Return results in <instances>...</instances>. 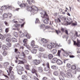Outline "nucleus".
Returning a JSON list of instances; mask_svg holds the SVG:
<instances>
[{
    "mask_svg": "<svg viewBox=\"0 0 80 80\" xmlns=\"http://www.w3.org/2000/svg\"><path fill=\"white\" fill-rule=\"evenodd\" d=\"M40 13L41 15H42L43 17H42V18H46L43 20V22L45 24H48V20L49 18H48V15L45 11L43 10H40Z\"/></svg>",
    "mask_w": 80,
    "mask_h": 80,
    "instance_id": "nucleus-1",
    "label": "nucleus"
},
{
    "mask_svg": "<svg viewBox=\"0 0 80 80\" xmlns=\"http://www.w3.org/2000/svg\"><path fill=\"white\" fill-rule=\"evenodd\" d=\"M27 10L28 11L31 12L32 13H36L38 10V8L33 6L32 7L28 6L27 8Z\"/></svg>",
    "mask_w": 80,
    "mask_h": 80,
    "instance_id": "nucleus-2",
    "label": "nucleus"
},
{
    "mask_svg": "<svg viewBox=\"0 0 80 80\" xmlns=\"http://www.w3.org/2000/svg\"><path fill=\"white\" fill-rule=\"evenodd\" d=\"M56 46H57V45L55 43H51L50 44H48V45L47 47L49 49H52L53 47H56Z\"/></svg>",
    "mask_w": 80,
    "mask_h": 80,
    "instance_id": "nucleus-3",
    "label": "nucleus"
},
{
    "mask_svg": "<svg viewBox=\"0 0 80 80\" xmlns=\"http://www.w3.org/2000/svg\"><path fill=\"white\" fill-rule=\"evenodd\" d=\"M59 18L61 19L63 21H64V22H65V21L66 20V18H65L64 17H63L62 15H59L58 16V20L59 21V22H61V20H60Z\"/></svg>",
    "mask_w": 80,
    "mask_h": 80,
    "instance_id": "nucleus-4",
    "label": "nucleus"
},
{
    "mask_svg": "<svg viewBox=\"0 0 80 80\" xmlns=\"http://www.w3.org/2000/svg\"><path fill=\"white\" fill-rule=\"evenodd\" d=\"M38 57L39 58H47V55L46 54H44L43 53H40L38 55Z\"/></svg>",
    "mask_w": 80,
    "mask_h": 80,
    "instance_id": "nucleus-5",
    "label": "nucleus"
},
{
    "mask_svg": "<svg viewBox=\"0 0 80 80\" xmlns=\"http://www.w3.org/2000/svg\"><path fill=\"white\" fill-rule=\"evenodd\" d=\"M27 38L24 39L23 40V42L24 43V44H23V45L24 46H25L27 48H28L29 47V45H27Z\"/></svg>",
    "mask_w": 80,
    "mask_h": 80,
    "instance_id": "nucleus-6",
    "label": "nucleus"
},
{
    "mask_svg": "<svg viewBox=\"0 0 80 80\" xmlns=\"http://www.w3.org/2000/svg\"><path fill=\"white\" fill-rule=\"evenodd\" d=\"M64 75H65V74L64 73L61 72L60 75L59 76L60 80H65V78H64V77H63V76Z\"/></svg>",
    "mask_w": 80,
    "mask_h": 80,
    "instance_id": "nucleus-7",
    "label": "nucleus"
},
{
    "mask_svg": "<svg viewBox=\"0 0 80 80\" xmlns=\"http://www.w3.org/2000/svg\"><path fill=\"white\" fill-rule=\"evenodd\" d=\"M34 48H35L37 50H38L40 52H43V51H45V49L44 48H41V47H33Z\"/></svg>",
    "mask_w": 80,
    "mask_h": 80,
    "instance_id": "nucleus-8",
    "label": "nucleus"
},
{
    "mask_svg": "<svg viewBox=\"0 0 80 80\" xmlns=\"http://www.w3.org/2000/svg\"><path fill=\"white\" fill-rule=\"evenodd\" d=\"M64 22H65V23H67L68 22H69L71 24L72 22V18H68L67 19H66V20H65Z\"/></svg>",
    "mask_w": 80,
    "mask_h": 80,
    "instance_id": "nucleus-9",
    "label": "nucleus"
},
{
    "mask_svg": "<svg viewBox=\"0 0 80 80\" xmlns=\"http://www.w3.org/2000/svg\"><path fill=\"white\" fill-rule=\"evenodd\" d=\"M74 45H76L78 47H80V41L78 39H77V42L76 43V42L74 41Z\"/></svg>",
    "mask_w": 80,
    "mask_h": 80,
    "instance_id": "nucleus-10",
    "label": "nucleus"
},
{
    "mask_svg": "<svg viewBox=\"0 0 80 80\" xmlns=\"http://www.w3.org/2000/svg\"><path fill=\"white\" fill-rule=\"evenodd\" d=\"M19 57L20 58L22 59L24 57H25V54L23 52H22Z\"/></svg>",
    "mask_w": 80,
    "mask_h": 80,
    "instance_id": "nucleus-11",
    "label": "nucleus"
},
{
    "mask_svg": "<svg viewBox=\"0 0 80 80\" xmlns=\"http://www.w3.org/2000/svg\"><path fill=\"white\" fill-rule=\"evenodd\" d=\"M20 6L21 7V8H27V7H28V4H24L22 3L20 5Z\"/></svg>",
    "mask_w": 80,
    "mask_h": 80,
    "instance_id": "nucleus-12",
    "label": "nucleus"
},
{
    "mask_svg": "<svg viewBox=\"0 0 80 80\" xmlns=\"http://www.w3.org/2000/svg\"><path fill=\"white\" fill-rule=\"evenodd\" d=\"M33 62L35 65H38L40 63V61L39 60L37 59L34 60Z\"/></svg>",
    "mask_w": 80,
    "mask_h": 80,
    "instance_id": "nucleus-13",
    "label": "nucleus"
},
{
    "mask_svg": "<svg viewBox=\"0 0 80 80\" xmlns=\"http://www.w3.org/2000/svg\"><path fill=\"white\" fill-rule=\"evenodd\" d=\"M57 63L58 65H62V64H63V62L61 61V60L58 59L57 60Z\"/></svg>",
    "mask_w": 80,
    "mask_h": 80,
    "instance_id": "nucleus-14",
    "label": "nucleus"
},
{
    "mask_svg": "<svg viewBox=\"0 0 80 80\" xmlns=\"http://www.w3.org/2000/svg\"><path fill=\"white\" fill-rule=\"evenodd\" d=\"M24 36L26 37L27 38H30V35H29L27 32L24 33Z\"/></svg>",
    "mask_w": 80,
    "mask_h": 80,
    "instance_id": "nucleus-15",
    "label": "nucleus"
},
{
    "mask_svg": "<svg viewBox=\"0 0 80 80\" xmlns=\"http://www.w3.org/2000/svg\"><path fill=\"white\" fill-rule=\"evenodd\" d=\"M66 77L68 78H72V75L71 73L70 72H68L66 74Z\"/></svg>",
    "mask_w": 80,
    "mask_h": 80,
    "instance_id": "nucleus-16",
    "label": "nucleus"
},
{
    "mask_svg": "<svg viewBox=\"0 0 80 80\" xmlns=\"http://www.w3.org/2000/svg\"><path fill=\"white\" fill-rule=\"evenodd\" d=\"M41 41L43 43H46L47 42H48L47 40L44 38H42L41 39Z\"/></svg>",
    "mask_w": 80,
    "mask_h": 80,
    "instance_id": "nucleus-17",
    "label": "nucleus"
},
{
    "mask_svg": "<svg viewBox=\"0 0 80 80\" xmlns=\"http://www.w3.org/2000/svg\"><path fill=\"white\" fill-rule=\"evenodd\" d=\"M58 60V59H57V58H53L52 60V63H55V62H57Z\"/></svg>",
    "mask_w": 80,
    "mask_h": 80,
    "instance_id": "nucleus-18",
    "label": "nucleus"
},
{
    "mask_svg": "<svg viewBox=\"0 0 80 80\" xmlns=\"http://www.w3.org/2000/svg\"><path fill=\"white\" fill-rule=\"evenodd\" d=\"M22 78L23 80H27V77L26 75H23L22 76Z\"/></svg>",
    "mask_w": 80,
    "mask_h": 80,
    "instance_id": "nucleus-19",
    "label": "nucleus"
},
{
    "mask_svg": "<svg viewBox=\"0 0 80 80\" xmlns=\"http://www.w3.org/2000/svg\"><path fill=\"white\" fill-rule=\"evenodd\" d=\"M63 55L64 57H67L68 56V55H69V54L68 52H64L63 54Z\"/></svg>",
    "mask_w": 80,
    "mask_h": 80,
    "instance_id": "nucleus-20",
    "label": "nucleus"
},
{
    "mask_svg": "<svg viewBox=\"0 0 80 80\" xmlns=\"http://www.w3.org/2000/svg\"><path fill=\"white\" fill-rule=\"evenodd\" d=\"M32 72L33 73H35L36 76H37V77L38 76V74L36 73L37 72V71L35 70L33 68L32 69Z\"/></svg>",
    "mask_w": 80,
    "mask_h": 80,
    "instance_id": "nucleus-21",
    "label": "nucleus"
},
{
    "mask_svg": "<svg viewBox=\"0 0 80 80\" xmlns=\"http://www.w3.org/2000/svg\"><path fill=\"white\" fill-rule=\"evenodd\" d=\"M2 10H6L7 9V7L6 6H2L1 7Z\"/></svg>",
    "mask_w": 80,
    "mask_h": 80,
    "instance_id": "nucleus-22",
    "label": "nucleus"
},
{
    "mask_svg": "<svg viewBox=\"0 0 80 80\" xmlns=\"http://www.w3.org/2000/svg\"><path fill=\"white\" fill-rule=\"evenodd\" d=\"M71 69L72 70H75L76 69V66L74 65H72L71 66Z\"/></svg>",
    "mask_w": 80,
    "mask_h": 80,
    "instance_id": "nucleus-23",
    "label": "nucleus"
},
{
    "mask_svg": "<svg viewBox=\"0 0 80 80\" xmlns=\"http://www.w3.org/2000/svg\"><path fill=\"white\" fill-rule=\"evenodd\" d=\"M37 50L35 49H33L31 50V52L32 53L35 54L37 53Z\"/></svg>",
    "mask_w": 80,
    "mask_h": 80,
    "instance_id": "nucleus-24",
    "label": "nucleus"
},
{
    "mask_svg": "<svg viewBox=\"0 0 80 80\" xmlns=\"http://www.w3.org/2000/svg\"><path fill=\"white\" fill-rule=\"evenodd\" d=\"M48 57L49 59H52L53 57V56L52 54H49L48 55Z\"/></svg>",
    "mask_w": 80,
    "mask_h": 80,
    "instance_id": "nucleus-25",
    "label": "nucleus"
},
{
    "mask_svg": "<svg viewBox=\"0 0 80 80\" xmlns=\"http://www.w3.org/2000/svg\"><path fill=\"white\" fill-rule=\"evenodd\" d=\"M0 39H1V40H4L5 39V38L2 34H1V33H0Z\"/></svg>",
    "mask_w": 80,
    "mask_h": 80,
    "instance_id": "nucleus-26",
    "label": "nucleus"
},
{
    "mask_svg": "<svg viewBox=\"0 0 80 80\" xmlns=\"http://www.w3.org/2000/svg\"><path fill=\"white\" fill-rule=\"evenodd\" d=\"M14 74V72H13V71H10L8 73V75L9 76H11V75H13Z\"/></svg>",
    "mask_w": 80,
    "mask_h": 80,
    "instance_id": "nucleus-27",
    "label": "nucleus"
},
{
    "mask_svg": "<svg viewBox=\"0 0 80 80\" xmlns=\"http://www.w3.org/2000/svg\"><path fill=\"white\" fill-rule=\"evenodd\" d=\"M9 65V63L8 62H4L3 64V65L4 67H7V65Z\"/></svg>",
    "mask_w": 80,
    "mask_h": 80,
    "instance_id": "nucleus-28",
    "label": "nucleus"
},
{
    "mask_svg": "<svg viewBox=\"0 0 80 80\" xmlns=\"http://www.w3.org/2000/svg\"><path fill=\"white\" fill-rule=\"evenodd\" d=\"M11 41L12 42H17V39L14 38H12Z\"/></svg>",
    "mask_w": 80,
    "mask_h": 80,
    "instance_id": "nucleus-29",
    "label": "nucleus"
},
{
    "mask_svg": "<svg viewBox=\"0 0 80 80\" xmlns=\"http://www.w3.org/2000/svg\"><path fill=\"white\" fill-rule=\"evenodd\" d=\"M8 53L6 51H4L2 53V55H3V56H4V57L6 56V55H7Z\"/></svg>",
    "mask_w": 80,
    "mask_h": 80,
    "instance_id": "nucleus-30",
    "label": "nucleus"
},
{
    "mask_svg": "<svg viewBox=\"0 0 80 80\" xmlns=\"http://www.w3.org/2000/svg\"><path fill=\"white\" fill-rule=\"evenodd\" d=\"M38 70L39 71V72H42L43 70H42V68L41 67H39L38 68Z\"/></svg>",
    "mask_w": 80,
    "mask_h": 80,
    "instance_id": "nucleus-31",
    "label": "nucleus"
},
{
    "mask_svg": "<svg viewBox=\"0 0 80 80\" xmlns=\"http://www.w3.org/2000/svg\"><path fill=\"white\" fill-rule=\"evenodd\" d=\"M13 27H15V28H18V27H20V25L16 24L13 25Z\"/></svg>",
    "mask_w": 80,
    "mask_h": 80,
    "instance_id": "nucleus-32",
    "label": "nucleus"
},
{
    "mask_svg": "<svg viewBox=\"0 0 80 80\" xmlns=\"http://www.w3.org/2000/svg\"><path fill=\"white\" fill-rule=\"evenodd\" d=\"M52 53L53 54H56V53H57V50L53 49L52 51Z\"/></svg>",
    "mask_w": 80,
    "mask_h": 80,
    "instance_id": "nucleus-33",
    "label": "nucleus"
},
{
    "mask_svg": "<svg viewBox=\"0 0 80 80\" xmlns=\"http://www.w3.org/2000/svg\"><path fill=\"white\" fill-rule=\"evenodd\" d=\"M2 47L4 49V50H8V47H7V46H6L5 45H3L2 46Z\"/></svg>",
    "mask_w": 80,
    "mask_h": 80,
    "instance_id": "nucleus-34",
    "label": "nucleus"
},
{
    "mask_svg": "<svg viewBox=\"0 0 80 80\" xmlns=\"http://www.w3.org/2000/svg\"><path fill=\"white\" fill-rule=\"evenodd\" d=\"M3 18H7L8 15H7V14L4 13L3 14Z\"/></svg>",
    "mask_w": 80,
    "mask_h": 80,
    "instance_id": "nucleus-35",
    "label": "nucleus"
},
{
    "mask_svg": "<svg viewBox=\"0 0 80 80\" xmlns=\"http://www.w3.org/2000/svg\"><path fill=\"white\" fill-rule=\"evenodd\" d=\"M46 65L47 67V68H46V69L47 68H48V70H49V69H50V67L49 66V63L48 62L47 63Z\"/></svg>",
    "mask_w": 80,
    "mask_h": 80,
    "instance_id": "nucleus-36",
    "label": "nucleus"
},
{
    "mask_svg": "<svg viewBox=\"0 0 80 80\" xmlns=\"http://www.w3.org/2000/svg\"><path fill=\"white\" fill-rule=\"evenodd\" d=\"M35 41H32L31 42L32 46H35Z\"/></svg>",
    "mask_w": 80,
    "mask_h": 80,
    "instance_id": "nucleus-37",
    "label": "nucleus"
},
{
    "mask_svg": "<svg viewBox=\"0 0 80 80\" xmlns=\"http://www.w3.org/2000/svg\"><path fill=\"white\" fill-rule=\"evenodd\" d=\"M72 25L73 26H76L77 25V22H73L72 24Z\"/></svg>",
    "mask_w": 80,
    "mask_h": 80,
    "instance_id": "nucleus-38",
    "label": "nucleus"
},
{
    "mask_svg": "<svg viewBox=\"0 0 80 80\" xmlns=\"http://www.w3.org/2000/svg\"><path fill=\"white\" fill-rule=\"evenodd\" d=\"M24 53L26 55H28L29 53V51L27 50H26L24 52Z\"/></svg>",
    "mask_w": 80,
    "mask_h": 80,
    "instance_id": "nucleus-39",
    "label": "nucleus"
},
{
    "mask_svg": "<svg viewBox=\"0 0 80 80\" xmlns=\"http://www.w3.org/2000/svg\"><path fill=\"white\" fill-rule=\"evenodd\" d=\"M19 36L20 37H23L24 36V34L23 33H21L20 34H19Z\"/></svg>",
    "mask_w": 80,
    "mask_h": 80,
    "instance_id": "nucleus-40",
    "label": "nucleus"
},
{
    "mask_svg": "<svg viewBox=\"0 0 80 80\" xmlns=\"http://www.w3.org/2000/svg\"><path fill=\"white\" fill-rule=\"evenodd\" d=\"M18 74H19V75H22V71L21 70H19L18 71Z\"/></svg>",
    "mask_w": 80,
    "mask_h": 80,
    "instance_id": "nucleus-41",
    "label": "nucleus"
},
{
    "mask_svg": "<svg viewBox=\"0 0 80 80\" xmlns=\"http://www.w3.org/2000/svg\"><path fill=\"white\" fill-rule=\"evenodd\" d=\"M35 22L36 23H39L40 22V21H39V20L38 19V18H37L36 19V20L35 21Z\"/></svg>",
    "mask_w": 80,
    "mask_h": 80,
    "instance_id": "nucleus-42",
    "label": "nucleus"
},
{
    "mask_svg": "<svg viewBox=\"0 0 80 80\" xmlns=\"http://www.w3.org/2000/svg\"><path fill=\"white\" fill-rule=\"evenodd\" d=\"M14 35L16 37H18V33L17 32H14Z\"/></svg>",
    "mask_w": 80,
    "mask_h": 80,
    "instance_id": "nucleus-43",
    "label": "nucleus"
},
{
    "mask_svg": "<svg viewBox=\"0 0 80 80\" xmlns=\"http://www.w3.org/2000/svg\"><path fill=\"white\" fill-rule=\"evenodd\" d=\"M67 66L68 68H70L71 67V64L69 63H68L67 64Z\"/></svg>",
    "mask_w": 80,
    "mask_h": 80,
    "instance_id": "nucleus-44",
    "label": "nucleus"
},
{
    "mask_svg": "<svg viewBox=\"0 0 80 80\" xmlns=\"http://www.w3.org/2000/svg\"><path fill=\"white\" fill-rule=\"evenodd\" d=\"M20 46V45H19V44H16L14 46V47L15 48V47H18Z\"/></svg>",
    "mask_w": 80,
    "mask_h": 80,
    "instance_id": "nucleus-45",
    "label": "nucleus"
},
{
    "mask_svg": "<svg viewBox=\"0 0 80 80\" xmlns=\"http://www.w3.org/2000/svg\"><path fill=\"white\" fill-rule=\"evenodd\" d=\"M7 46L9 47H11L12 46V44H11V43H10V42H8L7 44Z\"/></svg>",
    "mask_w": 80,
    "mask_h": 80,
    "instance_id": "nucleus-46",
    "label": "nucleus"
},
{
    "mask_svg": "<svg viewBox=\"0 0 80 80\" xmlns=\"http://www.w3.org/2000/svg\"><path fill=\"white\" fill-rule=\"evenodd\" d=\"M10 78L11 79H14L15 78V76H13V75H12L10 76Z\"/></svg>",
    "mask_w": 80,
    "mask_h": 80,
    "instance_id": "nucleus-47",
    "label": "nucleus"
},
{
    "mask_svg": "<svg viewBox=\"0 0 80 80\" xmlns=\"http://www.w3.org/2000/svg\"><path fill=\"white\" fill-rule=\"evenodd\" d=\"M6 41L7 42H10L11 41V39L10 38H8L6 39Z\"/></svg>",
    "mask_w": 80,
    "mask_h": 80,
    "instance_id": "nucleus-48",
    "label": "nucleus"
},
{
    "mask_svg": "<svg viewBox=\"0 0 80 80\" xmlns=\"http://www.w3.org/2000/svg\"><path fill=\"white\" fill-rule=\"evenodd\" d=\"M51 68L52 69H53L54 70H55V68H56V66H55V65L52 66L51 67Z\"/></svg>",
    "mask_w": 80,
    "mask_h": 80,
    "instance_id": "nucleus-49",
    "label": "nucleus"
},
{
    "mask_svg": "<svg viewBox=\"0 0 80 80\" xmlns=\"http://www.w3.org/2000/svg\"><path fill=\"white\" fill-rule=\"evenodd\" d=\"M27 2H28V4H29V5H32V2H31V0H28Z\"/></svg>",
    "mask_w": 80,
    "mask_h": 80,
    "instance_id": "nucleus-50",
    "label": "nucleus"
},
{
    "mask_svg": "<svg viewBox=\"0 0 80 80\" xmlns=\"http://www.w3.org/2000/svg\"><path fill=\"white\" fill-rule=\"evenodd\" d=\"M62 37L63 38H67V37L68 38V37L66 35H64Z\"/></svg>",
    "mask_w": 80,
    "mask_h": 80,
    "instance_id": "nucleus-51",
    "label": "nucleus"
},
{
    "mask_svg": "<svg viewBox=\"0 0 80 80\" xmlns=\"http://www.w3.org/2000/svg\"><path fill=\"white\" fill-rule=\"evenodd\" d=\"M13 69V68L12 67H10L9 68V72H11L12 71V70Z\"/></svg>",
    "mask_w": 80,
    "mask_h": 80,
    "instance_id": "nucleus-52",
    "label": "nucleus"
},
{
    "mask_svg": "<svg viewBox=\"0 0 80 80\" xmlns=\"http://www.w3.org/2000/svg\"><path fill=\"white\" fill-rule=\"evenodd\" d=\"M8 30H9V28H6L5 32H6V33H8Z\"/></svg>",
    "mask_w": 80,
    "mask_h": 80,
    "instance_id": "nucleus-53",
    "label": "nucleus"
},
{
    "mask_svg": "<svg viewBox=\"0 0 80 80\" xmlns=\"http://www.w3.org/2000/svg\"><path fill=\"white\" fill-rule=\"evenodd\" d=\"M61 30L62 32H65V28H62Z\"/></svg>",
    "mask_w": 80,
    "mask_h": 80,
    "instance_id": "nucleus-54",
    "label": "nucleus"
},
{
    "mask_svg": "<svg viewBox=\"0 0 80 80\" xmlns=\"http://www.w3.org/2000/svg\"><path fill=\"white\" fill-rule=\"evenodd\" d=\"M60 52H61V51L58 50V56L59 57H60Z\"/></svg>",
    "mask_w": 80,
    "mask_h": 80,
    "instance_id": "nucleus-55",
    "label": "nucleus"
},
{
    "mask_svg": "<svg viewBox=\"0 0 80 80\" xmlns=\"http://www.w3.org/2000/svg\"><path fill=\"white\" fill-rule=\"evenodd\" d=\"M20 69H21V70L22 71H23V70H24V68H23L22 66H20Z\"/></svg>",
    "mask_w": 80,
    "mask_h": 80,
    "instance_id": "nucleus-56",
    "label": "nucleus"
},
{
    "mask_svg": "<svg viewBox=\"0 0 80 80\" xmlns=\"http://www.w3.org/2000/svg\"><path fill=\"white\" fill-rule=\"evenodd\" d=\"M8 16H9L10 18H11V17L12 16V14L11 13H8Z\"/></svg>",
    "mask_w": 80,
    "mask_h": 80,
    "instance_id": "nucleus-57",
    "label": "nucleus"
},
{
    "mask_svg": "<svg viewBox=\"0 0 80 80\" xmlns=\"http://www.w3.org/2000/svg\"><path fill=\"white\" fill-rule=\"evenodd\" d=\"M56 33H57V34H58V33H60V30H56Z\"/></svg>",
    "mask_w": 80,
    "mask_h": 80,
    "instance_id": "nucleus-58",
    "label": "nucleus"
},
{
    "mask_svg": "<svg viewBox=\"0 0 80 80\" xmlns=\"http://www.w3.org/2000/svg\"><path fill=\"white\" fill-rule=\"evenodd\" d=\"M54 75H58V72H54Z\"/></svg>",
    "mask_w": 80,
    "mask_h": 80,
    "instance_id": "nucleus-59",
    "label": "nucleus"
},
{
    "mask_svg": "<svg viewBox=\"0 0 80 80\" xmlns=\"http://www.w3.org/2000/svg\"><path fill=\"white\" fill-rule=\"evenodd\" d=\"M7 37H8V38H10V37H11V35H10V34H8L7 35Z\"/></svg>",
    "mask_w": 80,
    "mask_h": 80,
    "instance_id": "nucleus-60",
    "label": "nucleus"
},
{
    "mask_svg": "<svg viewBox=\"0 0 80 80\" xmlns=\"http://www.w3.org/2000/svg\"><path fill=\"white\" fill-rule=\"evenodd\" d=\"M41 27L42 28H45V25L44 24H42L41 26Z\"/></svg>",
    "mask_w": 80,
    "mask_h": 80,
    "instance_id": "nucleus-61",
    "label": "nucleus"
},
{
    "mask_svg": "<svg viewBox=\"0 0 80 80\" xmlns=\"http://www.w3.org/2000/svg\"><path fill=\"white\" fill-rule=\"evenodd\" d=\"M23 62L22 61H19L18 64H20V63H23Z\"/></svg>",
    "mask_w": 80,
    "mask_h": 80,
    "instance_id": "nucleus-62",
    "label": "nucleus"
},
{
    "mask_svg": "<svg viewBox=\"0 0 80 80\" xmlns=\"http://www.w3.org/2000/svg\"><path fill=\"white\" fill-rule=\"evenodd\" d=\"M65 32L66 34H67V35H68V30H65Z\"/></svg>",
    "mask_w": 80,
    "mask_h": 80,
    "instance_id": "nucleus-63",
    "label": "nucleus"
},
{
    "mask_svg": "<svg viewBox=\"0 0 80 80\" xmlns=\"http://www.w3.org/2000/svg\"><path fill=\"white\" fill-rule=\"evenodd\" d=\"M2 58H3L2 56H1V55H0V61H2Z\"/></svg>",
    "mask_w": 80,
    "mask_h": 80,
    "instance_id": "nucleus-64",
    "label": "nucleus"
}]
</instances>
